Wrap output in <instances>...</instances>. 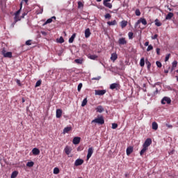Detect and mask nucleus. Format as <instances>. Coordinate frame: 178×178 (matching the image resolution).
Returning <instances> with one entry per match:
<instances>
[{"instance_id":"8fccbe9b","label":"nucleus","mask_w":178,"mask_h":178,"mask_svg":"<svg viewBox=\"0 0 178 178\" xmlns=\"http://www.w3.org/2000/svg\"><path fill=\"white\" fill-rule=\"evenodd\" d=\"M156 52L157 55H161V49L157 48L156 49Z\"/></svg>"},{"instance_id":"7ed1b4c3","label":"nucleus","mask_w":178,"mask_h":178,"mask_svg":"<svg viewBox=\"0 0 178 178\" xmlns=\"http://www.w3.org/2000/svg\"><path fill=\"white\" fill-rule=\"evenodd\" d=\"M92 154H94V147H90L88 149V154L86 156V161H89L90 158L92 156Z\"/></svg>"},{"instance_id":"13d9d810","label":"nucleus","mask_w":178,"mask_h":178,"mask_svg":"<svg viewBox=\"0 0 178 178\" xmlns=\"http://www.w3.org/2000/svg\"><path fill=\"white\" fill-rule=\"evenodd\" d=\"M83 149H84V148H83V147H81V146H79V147L77 148V151H83Z\"/></svg>"},{"instance_id":"58836bf2","label":"nucleus","mask_w":178,"mask_h":178,"mask_svg":"<svg viewBox=\"0 0 178 178\" xmlns=\"http://www.w3.org/2000/svg\"><path fill=\"white\" fill-rule=\"evenodd\" d=\"M152 49H154V47L152 46V44H149L147 49V51L149 52V51H152Z\"/></svg>"},{"instance_id":"a18cd8bd","label":"nucleus","mask_w":178,"mask_h":178,"mask_svg":"<svg viewBox=\"0 0 178 178\" xmlns=\"http://www.w3.org/2000/svg\"><path fill=\"white\" fill-rule=\"evenodd\" d=\"M41 86V80H39L35 83V87H40Z\"/></svg>"},{"instance_id":"a19ab883","label":"nucleus","mask_w":178,"mask_h":178,"mask_svg":"<svg viewBox=\"0 0 178 178\" xmlns=\"http://www.w3.org/2000/svg\"><path fill=\"white\" fill-rule=\"evenodd\" d=\"M82 88H83V83H81L78 85V88H77L79 92H80V91H81Z\"/></svg>"},{"instance_id":"4be33fe9","label":"nucleus","mask_w":178,"mask_h":178,"mask_svg":"<svg viewBox=\"0 0 178 178\" xmlns=\"http://www.w3.org/2000/svg\"><path fill=\"white\" fill-rule=\"evenodd\" d=\"M89 59H91L92 60H97L98 59V56L97 55H90L88 56Z\"/></svg>"},{"instance_id":"f3484780","label":"nucleus","mask_w":178,"mask_h":178,"mask_svg":"<svg viewBox=\"0 0 178 178\" xmlns=\"http://www.w3.org/2000/svg\"><path fill=\"white\" fill-rule=\"evenodd\" d=\"M173 16H174L173 13H168V14L165 17V20H170V19H172Z\"/></svg>"},{"instance_id":"1a4fd4ad","label":"nucleus","mask_w":178,"mask_h":178,"mask_svg":"<svg viewBox=\"0 0 178 178\" xmlns=\"http://www.w3.org/2000/svg\"><path fill=\"white\" fill-rule=\"evenodd\" d=\"M118 44L120 45H126V44H127V41H126V38H120L118 40Z\"/></svg>"},{"instance_id":"f03ea898","label":"nucleus","mask_w":178,"mask_h":178,"mask_svg":"<svg viewBox=\"0 0 178 178\" xmlns=\"http://www.w3.org/2000/svg\"><path fill=\"white\" fill-rule=\"evenodd\" d=\"M92 123H97V124H104V123H105L104 116L97 115V117L92 121Z\"/></svg>"},{"instance_id":"680f3d73","label":"nucleus","mask_w":178,"mask_h":178,"mask_svg":"<svg viewBox=\"0 0 178 178\" xmlns=\"http://www.w3.org/2000/svg\"><path fill=\"white\" fill-rule=\"evenodd\" d=\"M149 42H145V47H149Z\"/></svg>"},{"instance_id":"e433bc0d","label":"nucleus","mask_w":178,"mask_h":178,"mask_svg":"<svg viewBox=\"0 0 178 178\" xmlns=\"http://www.w3.org/2000/svg\"><path fill=\"white\" fill-rule=\"evenodd\" d=\"M134 35V33H133V32H129L128 37H129V40H133Z\"/></svg>"},{"instance_id":"a878e982","label":"nucleus","mask_w":178,"mask_h":178,"mask_svg":"<svg viewBox=\"0 0 178 178\" xmlns=\"http://www.w3.org/2000/svg\"><path fill=\"white\" fill-rule=\"evenodd\" d=\"M126 26H127V21L126 20H123L121 22V27L122 29H124V27H126Z\"/></svg>"},{"instance_id":"c756f323","label":"nucleus","mask_w":178,"mask_h":178,"mask_svg":"<svg viewBox=\"0 0 178 178\" xmlns=\"http://www.w3.org/2000/svg\"><path fill=\"white\" fill-rule=\"evenodd\" d=\"M140 20L143 26H147V19H145V18H140Z\"/></svg>"},{"instance_id":"2eb2a0df","label":"nucleus","mask_w":178,"mask_h":178,"mask_svg":"<svg viewBox=\"0 0 178 178\" xmlns=\"http://www.w3.org/2000/svg\"><path fill=\"white\" fill-rule=\"evenodd\" d=\"M116 59H118V54L116 53H113L111 56V60L113 62H115V60H116Z\"/></svg>"},{"instance_id":"cd10ccee","label":"nucleus","mask_w":178,"mask_h":178,"mask_svg":"<svg viewBox=\"0 0 178 178\" xmlns=\"http://www.w3.org/2000/svg\"><path fill=\"white\" fill-rule=\"evenodd\" d=\"M96 111L97 112H104V107H102V106H98L96 108Z\"/></svg>"},{"instance_id":"338daca9","label":"nucleus","mask_w":178,"mask_h":178,"mask_svg":"<svg viewBox=\"0 0 178 178\" xmlns=\"http://www.w3.org/2000/svg\"><path fill=\"white\" fill-rule=\"evenodd\" d=\"M164 73H166V74L169 73V70H165Z\"/></svg>"},{"instance_id":"69168bd1","label":"nucleus","mask_w":178,"mask_h":178,"mask_svg":"<svg viewBox=\"0 0 178 178\" xmlns=\"http://www.w3.org/2000/svg\"><path fill=\"white\" fill-rule=\"evenodd\" d=\"M56 112H62V110L58 108L56 110Z\"/></svg>"},{"instance_id":"aec40b11","label":"nucleus","mask_w":178,"mask_h":178,"mask_svg":"<svg viewBox=\"0 0 178 178\" xmlns=\"http://www.w3.org/2000/svg\"><path fill=\"white\" fill-rule=\"evenodd\" d=\"M152 127L153 130H158V123H156V122H153Z\"/></svg>"},{"instance_id":"49530a36","label":"nucleus","mask_w":178,"mask_h":178,"mask_svg":"<svg viewBox=\"0 0 178 178\" xmlns=\"http://www.w3.org/2000/svg\"><path fill=\"white\" fill-rule=\"evenodd\" d=\"M104 17L105 19H110V17H112V16L111 15V14L107 13L105 15Z\"/></svg>"},{"instance_id":"ddd939ff","label":"nucleus","mask_w":178,"mask_h":178,"mask_svg":"<svg viewBox=\"0 0 178 178\" xmlns=\"http://www.w3.org/2000/svg\"><path fill=\"white\" fill-rule=\"evenodd\" d=\"M91 35V32L90 31V29L88 28L85 30V37L86 38H88Z\"/></svg>"},{"instance_id":"b1692460","label":"nucleus","mask_w":178,"mask_h":178,"mask_svg":"<svg viewBox=\"0 0 178 178\" xmlns=\"http://www.w3.org/2000/svg\"><path fill=\"white\" fill-rule=\"evenodd\" d=\"M17 175H19V172L14 171V172H12L10 177L11 178H16V177H17Z\"/></svg>"},{"instance_id":"412c9836","label":"nucleus","mask_w":178,"mask_h":178,"mask_svg":"<svg viewBox=\"0 0 178 178\" xmlns=\"http://www.w3.org/2000/svg\"><path fill=\"white\" fill-rule=\"evenodd\" d=\"M74 38H76V33H74L69 39L70 44H72L74 41Z\"/></svg>"},{"instance_id":"2f4dec72","label":"nucleus","mask_w":178,"mask_h":178,"mask_svg":"<svg viewBox=\"0 0 178 178\" xmlns=\"http://www.w3.org/2000/svg\"><path fill=\"white\" fill-rule=\"evenodd\" d=\"M26 166L28 168H33V166H34V162L33 161H29L26 163Z\"/></svg>"},{"instance_id":"ea45409f","label":"nucleus","mask_w":178,"mask_h":178,"mask_svg":"<svg viewBox=\"0 0 178 178\" xmlns=\"http://www.w3.org/2000/svg\"><path fill=\"white\" fill-rule=\"evenodd\" d=\"M145 63H146V65L147 66L148 70H149L151 69V63L149 61H148V60H146Z\"/></svg>"},{"instance_id":"72a5a7b5","label":"nucleus","mask_w":178,"mask_h":178,"mask_svg":"<svg viewBox=\"0 0 178 178\" xmlns=\"http://www.w3.org/2000/svg\"><path fill=\"white\" fill-rule=\"evenodd\" d=\"M87 102H88V101L87 100V98H85L81 103V106H86Z\"/></svg>"},{"instance_id":"09e8293b","label":"nucleus","mask_w":178,"mask_h":178,"mask_svg":"<svg viewBox=\"0 0 178 178\" xmlns=\"http://www.w3.org/2000/svg\"><path fill=\"white\" fill-rule=\"evenodd\" d=\"M112 129H118V124L116 123L112 124Z\"/></svg>"},{"instance_id":"c9c22d12","label":"nucleus","mask_w":178,"mask_h":178,"mask_svg":"<svg viewBox=\"0 0 178 178\" xmlns=\"http://www.w3.org/2000/svg\"><path fill=\"white\" fill-rule=\"evenodd\" d=\"M135 15L136 16H141V12L140 11V9H136L135 11Z\"/></svg>"},{"instance_id":"f704fd0d","label":"nucleus","mask_w":178,"mask_h":178,"mask_svg":"<svg viewBox=\"0 0 178 178\" xmlns=\"http://www.w3.org/2000/svg\"><path fill=\"white\" fill-rule=\"evenodd\" d=\"M155 24L157 26V27H161V26H162V23H161L158 19L155 20Z\"/></svg>"},{"instance_id":"603ef678","label":"nucleus","mask_w":178,"mask_h":178,"mask_svg":"<svg viewBox=\"0 0 178 178\" xmlns=\"http://www.w3.org/2000/svg\"><path fill=\"white\" fill-rule=\"evenodd\" d=\"M158 38V34H155L154 36H152V40H156Z\"/></svg>"},{"instance_id":"c85d7f7f","label":"nucleus","mask_w":178,"mask_h":178,"mask_svg":"<svg viewBox=\"0 0 178 178\" xmlns=\"http://www.w3.org/2000/svg\"><path fill=\"white\" fill-rule=\"evenodd\" d=\"M118 86H119V84H118V83H112L110 86V88H111V90H115V88H118Z\"/></svg>"},{"instance_id":"3c124183","label":"nucleus","mask_w":178,"mask_h":178,"mask_svg":"<svg viewBox=\"0 0 178 178\" xmlns=\"http://www.w3.org/2000/svg\"><path fill=\"white\" fill-rule=\"evenodd\" d=\"M26 45H31V40H29L26 42Z\"/></svg>"},{"instance_id":"bb28decb","label":"nucleus","mask_w":178,"mask_h":178,"mask_svg":"<svg viewBox=\"0 0 178 178\" xmlns=\"http://www.w3.org/2000/svg\"><path fill=\"white\" fill-rule=\"evenodd\" d=\"M145 65V60H144V58H142L140 61V66L141 67H144Z\"/></svg>"},{"instance_id":"774afa93","label":"nucleus","mask_w":178,"mask_h":178,"mask_svg":"<svg viewBox=\"0 0 178 178\" xmlns=\"http://www.w3.org/2000/svg\"><path fill=\"white\" fill-rule=\"evenodd\" d=\"M25 1V3H27V2H29V0H23Z\"/></svg>"},{"instance_id":"9d476101","label":"nucleus","mask_w":178,"mask_h":178,"mask_svg":"<svg viewBox=\"0 0 178 178\" xmlns=\"http://www.w3.org/2000/svg\"><path fill=\"white\" fill-rule=\"evenodd\" d=\"M80 140H81V138H80V137H74L73 140H72V143L75 145H77V144H80Z\"/></svg>"},{"instance_id":"39448f33","label":"nucleus","mask_w":178,"mask_h":178,"mask_svg":"<svg viewBox=\"0 0 178 178\" xmlns=\"http://www.w3.org/2000/svg\"><path fill=\"white\" fill-rule=\"evenodd\" d=\"M172 102V99H170V97H164L162 99H161V104L162 105H165L166 104H170Z\"/></svg>"},{"instance_id":"4468645a","label":"nucleus","mask_w":178,"mask_h":178,"mask_svg":"<svg viewBox=\"0 0 178 178\" xmlns=\"http://www.w3.org/2000/svg\"><path fill=\"white\" fill-rule=\"evenodd\" d=\"M72 127H67L64 128L63 134H66V133H69V131H72Z\"/></svg>"},{"instance_id":"7c9ffc66","label":"nucleus","mask_w":178,"mask_h":178,"mask_svg":"<svg viewBox=\"0 0 178 178\" xmlns=\"http://www.w3.org/2000/svg\"><path fill=\"white\" fill-rule=\"evenodd\" d=\"M59 168L58 167L54 168L53 173L54 175H59Z\"/></svg>"},{"instance_id":"37998d69","label":"nucleus","mask_w":178,"mask_h":178,"mask_svg":"<svg viewBox=\"0 0 178 178\" xmlns=\"http://www.w3.org/2000/svg\"><path fill=\"white\" fill-rule=\"evenodd\" d=\"M156 65L157 67H162V63L159 61H156Z\"/></svg>"},{"instance_id":"4c0bfd02","label":"nucleus","mask_w":178,"mask_h":178,"mask_svg":"<svg viewBox=\"0 0 178 178\" xmlns=\"http://www.w3.org/2000/svg\"><path fill=\"white\" fill-rule=\"evenodd\" d=\"M74 62H75V63H78L79 65H81V63H83V60H81V59H75Z\"/></svg>"},{"instance_id":"5701e85b","label":"nucleus","mask_w":178,"mask_h":178,"mask_svg":"<svg viewBox=\"0 0 178 178\" xmlns=\"http://www.w3.org/2000/svg\"><path fill=\"white\" fill-rule=\"evenodd\" d=\"M107 24L108 26H116V24H118V22H116V20H113V21H111V22H108Z\"/></svg>"},{"instance_id":"f257e3e1","label":"nucleus","mask_w":178,"mask_h":178,"mask_svg":"<svg viewBox=\"0 0 178 178\" xmlns=\"http://www.w3.org/2000/svg\"><path fill=\"white\" fill-rule=\"evenodd\" d=\"M152 144V139L147 138L145 140V143L143 145V149L140 152V156H143L145 154L146 151H148V147Z\"/></svg>"},{"instance_id":"6e6552de","label":"nucleus","mask_w":178,"mask_h":178,"mask_svg":"<svg viewBox=\"0 0 178 178\" xmlns=\"http://www.w3.org/2000/svg\"><path fill=\"white\" fill-rule=\"evenodd\" d=\"M83 163H84V160L78 159L75 161L74 165L75 166H80L81 165H83Z\"/></svg>"},{"instance_id":"e2e57ef3","label":"nucleus","mask_w":178,"mask_h":178,"mask_svg":"<svg viewBox=\"0 0 178 178\" xmlns=\"http://www.w3.org/2000/svg\"><path fill=\"white\" fill-rule=\"evenodd\" d=\"M140 116H141V117H140V118H138L139 120L143 119V116H144V114H143V113H141V114H140Z\"/></svg>"},{"instance_id":"4d7b16f0","label":"nucleus","mask_w":178,"mask_h":178,"mask_svg":"<svg viewBox=\"0 0 178 178\" xmlns=\"http://www.w3.org/2000/svg\"><path fill=\"white\" fill-rule=\"evenodd\" d=\"M100 79H101V76L94 77L92 79V80H100Z\"/></svg>"},{"instance_id":"6e6d98bb","label":"nucleus","mask_w":178,"mask_h":178,"mask_svg":"<svg viewBox=\"0 0 178 178\" xmlns=\"http://www.w3.org/2000/svg\"><path fill=\"white\" fill-rule=\"evenodd\" d=\"M16 83H17V84H18V86H22V83L20 82V80L17 79V80H16Z\"/></svg>"},{"instance_id":"bf43d9fd","label":"nucleus","mask_w":178,"mask_h":178,"mask_svg":"<svg viewBox=\"0 0 178 178\" xmlns=\"http://www.w3.org/2000/svg\"><path fill=\"white\" fill-rule=\"evenodd\" d=\"M27 13H29V12H24L23 14H22V17L24 18V16H27Z\"/></svg>"},{"instance_id":"5fc2aeb1","label":"nucleus","mask_w":178,"mask_h":178,"mask_svg":"<svg viewBox=\"0 0 178 178\" xmlns=\"http://www.w3.org/2000/svg\"><path fill=\"white\" fill-rule=\"evenodd\" d=\"M6 54V50L5 49V48H3L2 51H1V54L3 56H4V54Z\"/></svg>"},{"instance_id":"6ab92c4d","label":"nucleus","mask_w":178,"mask_h":178,"mask_svg":"<svg viewBox=\"0 0 178 178\" xmlns=\"http://www.w3.org/2000/svg\"><path fill=\"white\" fill-rule=\"evenodd\" d=\"M177 67V60H175V61L172 63V65L170 72H173V70H175V67Z\"/></svg>"},{"instance_id":"de8ad7c7","label":"nucleus","mask_w":178,"mask_h":178,"mask_svg":"<svg viewBox=\"0 0 178 178\" xmlns=\"http://www.w3.org/2000/svg\"><path fill=\"white\" fill-rule=\"evenodd\" d=\"M62 116V112H56V118H60Z\"/></svg>"},{"instance_id":"393cba45","label":"nucleus","mask_w":178,"mask_h":178,"mask_svg":"<svg viewBox=\"0 0 178 178\" xmlns=\"http://www.w3.org/2000/svg\"><path fill=\"white\" fill-rule=\"evenodd\" d=\"M4 58H12V52L8 51L6 52L4 56H3Z\"/></svg>"},{"instance_id":"79ce46f5","label":"nucleus","mask_w":178,"mask_h":178,"mask_svg":"<svg viewBox=\"0 0 178 178\" xmlns=\"http://www.w3.org/2000/svg\"><path fill=\"white\" fill-rule=\"evenodd\" d=\"M58 42L60 44H63V42H65V39H63V37H60V38L58 39Z\"/></svg>"},{"instance_id":"052dcab7","label":"nucleus","mask_w":178,"mask_h":178,"mask_svg":"<svg viewBox=\"0 0 178 178\" xmlns=\"http://www.w3.org/2000/svg\"><path fill=\"white\" fill-rule=\"evenodd\" d=\"M140 23H141L140 19L137 21V22L136 23L135 26H137L138 24H140Z\"/></svg>"},{"instance_id":"f8f14e48","label":"nucleus","mask_w":178,"mask_h":178,"mask_svg":"<svg viewBox=\"0 0 178 178\" xmlns=\"http://www.w3.org/2000/svg\"><path fill=\"white\" fill-rule=\"evenodd\" d=\"M32 154L33 155H40V149L35 147L32 149Z\"/></svg>"},{"instance_id":"473e14b6","label":"nucleus","mask_w":178,"mask_h":178,"mask_svg":"<svg viewBox=\"0 0 178 178\" xmlns=\"http://www.w3.org/2000/svg\"><path fill=\"white\" fill-rule=\"evenodd\" d=\"M78 8H79V9H81V8H84V4L83 3V2H81V1L78 2Z\"/></svg>"},{"instance_id":"a211bd4d","label":"nucleus","mask_w":178,"mask_h":178,"mask_svg":"<svg viewBox=\"0 0 178 178\" xmlns=\"http://www.w3.org/2000/svg\"><path fill=\"white\" fill-rule=\"evenodd\" d=\"M65 152L66 155H70V152H72V150L70 149V147H69V146L65 147Z\"/></svg>"},{"instance_id":"0eeeda50","label":"nucleus","mask_w":178,"mask_h":178,"mask_svg":"<svg viewBox=\"0 0 178 178\" xmlns=\"http://www.w3.org/2000/svg\"><path fill=\"white\" fill-rule=\"evenodd\" d=\"M108 2H111V0H104L103 5L106 6V8H108V9H112V3Z\"/></svg>"},{"instance_id":"423d86ee","label":"nucleus","mask_w":178,"mask_h":178,"mask_svg":"<svg viewBox=\"0 0 178 178\" xmlns=\"http://www.w3.org/2000/svg\"><path fill=\"white\" fill-rule=\"evenodd\" d=\"M106 94V90H95V95H105Z\"/></svg>"},{"instance_id":"9b49d317","label":"nucleus","mask_w":178,"mask_h":178,"mask_svg":"<svg viewBox=\"0 0 178 178\" xmlns=\"http://www.w3.org/2000/svg\"><path fill=\"white\" fill-rule=\"evenodd\" d=\"M134 148L131 146H129L127 148V155H130L131 154L133 153Z\"/></svg>"},{"instance_id":"c03bdc74","label":"nucleus","mask_w":178,"mask_h":178,"mask_svg":"<svg viewBox=\"0 0 178 178\" xmlns=\"http://www.w3.org/2000/svg\"><path fill=\"white\" fill-rule=\"evenodd\" d=\"M170 58V54H168L165 56V61L168 62V60H169V58Z\"/></svg>"},{"instance_id":"dca6fc26","label":"nucleus","mask_w":178,"mask_h":178,"mask_svg":"<svg viewBox=\"0 0 178 178\" xmlns=\"http://www.w3.org/2000/svg\"><path fill=\"white\" fill-rule=\"evenodd\" d=\"M56 20V17L53 16L51 18L48 19L46 22L44 23V24H49V23H52V19Z\"/></svg>"},{"instance_id":"20e7f679","label":"nucleus","mask_w":178,"mask_h":178,"mask_svg":"<svg viewBox=\"0 0 178 178\" xmlns=\"http://www.w3.org/2000/svg\"><path fill=\"white\" fill-rule=\"evenodd\" d=\"M23 8V3H20V8L15 13V23H17L19 22V19H17V17H19V15H20V12L22 11V8Z\"/></svg>"},{"instance_id":"0e129e2a","label":"nucleus","mask_w":178,"mask_h":178,"mask_svg":"<svg viewBox=\"0 0 178 178\" xmlns=\"http://www.w3.org/2000/svg\"><path fill=\"white\" fill-rule=\"evenodd\" d=\"M22 104H24V102H26V100L24 99V98H22Z\"/></svg>"},{"instance_id":"864d4df0","label":"nucleus","mask_w":178,"mask_h":178,"mask_svg":"<svg viewBox=\"0 0 178 178\" xmlns=\"http://www.w3.org/2000/svg\"><path fill=\"white\" fill-rule=\"evenodd\" d=\"M165 126H166V127H168V129H172L173 128V126L170 125L169 124H166Z\"/></svg>"}]
</instances>
